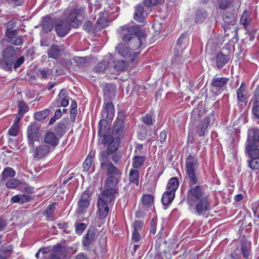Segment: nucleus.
<instances>
[{"label": "nucleus", "mask_w": 259, "mask_h": 259, "mask_svg": "<svg viewBox=\"0 0 259 259\" xmlns=\"http://www.w3.org/2000/svg\"><path fill=\"white\" fill-rule=\"evenodd\" d=\"M185 163V180L190 187L186 198L189 210L197 215L204 216L211 209L212 200L203 186L196 185L198 181L195 173L199 165L197 156L189 155Z\"/></svg>", "instance_id": "obj_1"}, {"label": "nucleus", "mask_w": 259, "mask_h": 259, "mask_svg": "<svg viewBox=\"0 0 259 259\" xmlns=\"http://www.w3.org/2000/svg\"><path fill=\"white\" fill-rule=\"evenodd\" d=\"M117 178L114 176L108 177L106 181L104 190L98 195L97 205L100 220L104 219L109 212L108 205L113 201L115 194L117 193Z\"/></svg>", "instance_id": "obj_2"}, {"label": "nucleus", "mask_w": 259, "mask_h": 259, "mask_svg": "<svg viewBox=\"0 0 259 259\" xmlns=\"http://www.w3.org/2000/svg\"><path fill=\"white\" fill-rule=\"evenodd\" d=\"M84 11V8L82 7L66 11L65 14L67 20L59 21L55 27L57 35L64 37L70 31V26L74 28L78 27L86 17Z\"/></svg>", "instance_id": "obj_3"}, {"label": "nucleus", "mask_w": 259, "mask_h": 259, "mask_svg": "<svg viewBox=\"0 0 259 259\" xmlns=\"http://www.w3.org/2000/svg\"><path fill=\"white\" fill-rule=\"evenodd\" d=\"M118 32L122 35V40L133 51L146 45L145 33H139V28L136 26L124 25L119 28Z\"/></svg>", "instance_id": "obj_4"}, {"label": "nucleus", "mask_w": 259, "mask_h": 259, "mask_svg": "<svg viewBox=\"0 0 259 259\" xmlns=\"http://www.w3.org/2000/svg\"><path fill=\"white\" fill-rule=\"evenodd\" d=\"M19 49L12 46H8L1 52L0 68L7 71H12V65L15 70L18 68L24 62V56L18 58Z\"/></svg>", "instance_id": "obj_5"}, {"label": "nucleus", "mask_w": 259, "mask_h": 259, "mask_svg": "<svg viewBox=\"0 0 259 259\" xmlns=\"http://www.w3.org/2000/svg\"><path fill=\"white\" fill-rule=\"evenodd\" d=\"M99 130L98 131V135L101 137H103L102 143L105 146L107 145V147L105 150L111 154L114 153L118 149L120 143L119 137L113 138L111 135H106L105 127L103 128L101 126V121L99 122Z\"/></svg>", "instance_id": "obj_6"}, {"label": "nucleus", "mask_w": 259, "mask_h": 259, "mask_svg": "<svg viewBox=\"0 0 259 259\" xmlns=\"http://www.w3.org/2000/svg\"><path fill=\"white\" fill-rule=\"evenodd\" d=\"M26 135L29 147L34 148V143L39 142L41 136L38 124L35 122H31L27 127Z\"/></svg>", "instance_id": "obj_7"}, {"label": "nucleus", "mask_w": 259, "mask_h": 259, "mask_svg": "<svg viewBox=\"0 0 259 259\" xmlns=\"http://www.w3.org/2000/svg\"><path fill=\"white\" fill-rule=\"evenodd\" d=\"M229 79L225 77L215 76L211 82V91L216 95H220L226 88Z\"/></svg>", "instance_id": "obj_8"}, {"label": "nucleus", "mask_w": 259, "mask_h": 259, "mask_svg": "<svg viewBox=\"0 0 259 259\" xmlns=\"http://www.w3.org/2000/svg\"><path fill=\"white\" fill-rule=\"evenodd\" d=\"M91 200L92 197L91 195L86 191L84 192L78 199L76 213L80 215L87 212L90 206V201Z\"/></svg>", "instance_id": "obj_9"}, {"label": "nucleus", "mask_w": 259, "mask_h": 259, "mask_svg": "<svg viewBox=\"0 0 259 259\" xmlns=\"http://www.w3.org/2000/svg\"><path fill=\"white\" fill-rule=\"evenodd\" d=\"M117 53L124 58H130L133 61L137 57L139 52L133 51L132 49L124 42L119 43L116 48Z\"/></svg>", "instance_id": "obj_10"}, {"label": "nucleus", "mask_w": 259, "mask_h": 259, "mask_svg": "<svg viewBox=\"0 0 259 259\" xmlns=\"http://www.w3.org/2000/svg\"><path fill=\"white\" fill-rule=\"evenodd\" d=\"M245 150L249 157L259 156V143L248 137Z\"/></svg>", "instance_id": "obj_11"}, {"label": "nucleus", "mask_w": 259, "mask_h": 259, "mask_svg": "<svg viewBox=\"0 0 259 259\" xmlns=\"http://www.w3.org/2000/svg\"><path fill=\"white\" fill-rule=\"evenodd\" d=\"M29 148L33 152L34 157L38 159L43 158L53 151L50 146L46 144H41L36 147L34 146V148Z\"/></svg>", "instance_id": "obj_12"}, {"label": "nucleus", "mask_w": 259, "mask_h": 259, "mask_svg": "<svg viewBox=\"0 0 259 259\" xmlns=\"http://www.w3.org/2000/svg\"><path fill=\"white\" fill-rule=\"evenodd\" d=\"M114 114V106L111 102H108L103 106V108L101 112L102 119L100 120L99 122L101 121L106 122V120L111 119ZM102 127V126L101 125Z\"/></svg>", "instance_id": "obj_13"}, {"label": "nucleus", "mask_w": 259, "mask_h": 259, "mask_svg": "<svg viewBox=\"0 0 259 259\" xmlns=\"http://www.w3.org/2000/svg\"><path fill=\"white\" fill-rule=\"evenodd\" d=\"M60 137L52 132H47L44 136V143L51 147L52 150L59 144Z\"/></svg>", "instance_id": "obj_14"}, {"label": "nucleus", "mask_w": 259, "mask_h": 259, "mask_svg": "<svg viewBox=\"0 0 259 259\" xmlns=\"http://www.w3.org/2000/svg\"><path fill=\"white\" fill-rule=\"evenodd\" d=\"M124 133V125L122 116H118L113 125L112 133L118 136H122Z\"/></svg>", "instance_id": "obj_15"}, {"label": "nucleus", "mask_w": 259, "mask_h": 259, "mask_svg": "<svg viewBox=\"0 0 259 259\" xmlns=\"http://www.w3.org/2000/svg\"><path fill=\"white\" fill-rule=\"evenodd\" d=\"M64 51L62 45L52 44L47 51L48 56L50 58L57 59Z\"/></svg>", "instance_id": "obj_16"}, {"label": "nucleus", "mask_w": 259, "mask_h": 259, "mask_svg": "<svg viewBox=\"0 0 259 259\" xmlns=\"http://www.w3.org/2000/svg\"><path fill=\"white\" fill-rule=\"evenodd\" d=\"M64 250V248L59 244L54 246L51 251L48 249L46 259H61L63 256Z\"/></svg>", "instance_id": "obj_17"}, {"label": "nucleus", "mask_w": 259, "mask_h": 259, "mask_svg": "<svg viewBox=\"0 0 259 259\" xmlns=\"http://www.w3.org/2000/svg\"><path fill=\"white\" fill-rule=\"evenodd\" d=\"M97 234L95 229H90L83 236L82 243L85 247H89L95 241Z\"/></svg>", "instance_id": "obj_18"}, {"label": "nucleus", "mask_w": 259, "mask_h": 259, "mask_svg": "<svg viewBox=\"0 0 259 259\" xmlns=\"http://www.w3.org/2000/svg\"><path fill=\"white\" fill-rule=\"evenodd\" d=\"M210 122V117L207 116L204 118L197 126V132L200 137L203 136L205 133V131L208 128Z\"/></svg>", "instance_id": "obj_19"}, {"label": "nucleus", "mask_w": 259, "mask_h": 259, "mask_svg": "<svg viewBox=\"0 0 259 259\" xmlns=\"http://www.w3.org/2000/svg\"><path fill=\"white\" fill-rule=\"evenodd\" d=\"M229 59L228 56L223 54L222 52L218 53L215 56V63L217 67L222 68L228 62Z\"/></svg>", "instance_id": "obj_20"}, {"label": "nucleus", "mask_w": 259, "mask_h": 259, "mask_svg": "<svg viewBox=\"0 0 259 259\" xmlns=\"http://www.w3.org/2000/svg\"><path fill=\"white\" fill-rule=\"evenodd\" d=\"M146 15L147 13L144 10L143 7L141 5L136 6L134 16L135 20L139 22H142Z\"/></svg>", "instance_id": "obj_21"}, {"label": "nucleus", "mask_w": 259, "mask_h": 259, "mask_svg": "<svg viewBox=\"0 0 259 259\" xmlns=\"http://www.w3.org/2000/svg\"><path fill=\"white\" fill-rule=\"evenodd\" d=\"M112 154L105 150H102L99 152L98 159L100 162V167H103L111 162L110 156Z\"/></svg>", "instance_id": "obj_22"}, {"label": "nucleus", "mask_w": 259, "mask_h": 259, "mask_svg": "<svg viewBox=\"0 0 259 259\" xmlns=\"http://www.w3.org/2000/svg\"><path fill=\"white\" fill-rule=\"evenodd\" d=\"M241 251L245 259H250L251 247L250 244L247 241H243L241 244Z\"/></svg>", "instance_id": "obj_23"}, {"label": "nucleus", "mask_w": 259, "mask_h": 259, "mask_svg": "<svg viewBox=\"0 0 259 259\" xmlns=\"http://www.w3.org/2000/svg\"><path fill=\"white\" fill-rule=\"evenodd\" d=\"M175 197V193L166 190L163 194L161 201L163 205H166L171 203Z\"/></svg>", "instance_id": "obj_24"}, {"label": "nucleus", "mask_w": 259, "mask_h": 259, "mask_svg": "<svg viewBox=\"0 0 259 259\" xmlns=\"http://www.w3.org/2000/svg\"><path fill=\"white\" fill-rule=\"evenodd\" d=\"M179 186V181L178 178L173 177L171 178L168 181L167 186L166 189L167 190L176 192V191L177 190Z\"/></svg>", "instance_id": "obj_25"}, {"label": "nucleus", "mask_w": 259, "mask_h": 259, "mask_svg": "<svg viewBox=\"0 0 259 259\" xmlns=\"http://www.w3.org/2000/svg\"><path fill=\"white\" fill-rule=\"evenodd\" d=\"M243 84V83H242L240 87L237 89V97L239 102H243L246 104L247 102V99L245 95V89Z\"/></svg>", "instance_id": "obj_26"}, {"label": "nucleus", "mask_w": 259, "mask_h": 259, "mask_svg": "<svg viewBox=\"0 0 259 259\" xmlns=\"http://www.w3.org/2000/svg\"><path fill=\"white\" fill-rule=\"evenodd\" d=\"M128 63L126 61L116 60L113 61V68L117 71H122L127 68Z\"/></svg>", "instance_id": "obj_27"}, {"label": "nucleus", "mask_w": 259, "mask_h": 259, "mask_svg": "<svg viewBox=\"0 0 259 259\" xmlns=\"http://www.w3.org/2000/svg\"><path fill=\"white\" fill-rule=\"evenodd\" d=\"M66 130V121L62 120L58 123L55 128V132L60 138L65 133Z\"/></svg>", "instance_id": "obj_28"}, {"label": "nucleus", "mask_w": 259, "mask_h": 259, "mask_svg": "<svg viewBox=\"0 0 259 259\" xmlns=\"http://www.w3.org/2000/svg\"><path fill=\"white\" fill-rule=\"evenodd\" d=\"M16 172L11 167H6L1 174V181H5L9 178H13L15 176Z\"/></svg>", "instance_id": "obj_29"}, {"label": "nucleus", "mask_w": 259, "mask_h": 259, "mask_svg": "<svg viewBox=\"0 0 259 259\" xmlns=\"http://www.w3.org/2000/svg\"><path fill=\"white\" fill-rule=\"evenodd\" d=\"M53 27V25L52 19L48 16L44 17L42 22V30L45 32L48 33L52 30Z\"/></svg>", "instance_id": "obj_30"}, {"label": "nucleus", "mask_w": 259, "mask_h": 259, "mask_svg": "<svg viewBox=\"0 0 259 259\" xmlns=\"http://www.w3.org/2000/svg\"><path fill=\"white\" fill-rule=\"evenodd\" d=\"M146 160L145 156L135 155L132 159V165L134 168H140Z\"/></svg>", "instance_id": "obj_31"}, {"label": "nucleus", "mask_w": 259, "mask_h": 259, "mask_svg": "<svg viewBox=\"0 0 259 259\" xmlns=\"http://www.w3.org/2000/svg\"><path fill=\"white\" fill-rule=\"evenodd\" d=\"M101 169L102 170L106 169L107 174L108 175H116L119 172V170L117 168H116L111 162L108 164H107L105 166L103 167H100Z\"/></svg>", "instance_id": "obj_32"}, {"label": "nucleus", "mask_w": 259, "mask_h": 259, "mask_svg": "<svg viewBox=\"0 0 259 259\" xmlns=\"http://www.w3.org/2000/svg\"><path fill=\"white\" fill-rule=\"evenodd\" d=\"M95 156L94 152H91L83 162L82 166L84 170L88 171L92 165Z\"/></svg>", "instance_id": "obj_33"}, {"label": "nucleus", "mask_w": 259, "mask_h": 259, "mask_svg": "<svg viewBox=\"0 0 259 259\" xmlns=\"http://www.w3.org/2000/svg\"><path fill=\"white\" fill-rule=\"evenodd\" d=\"M142 204L146 207L151 206L154 204V197L151 194L143 195L142 199Z\"/></svg>", "instance_id": "obj_34"}, {"label": "nucleus", "mask_w": 259, "mask_h": 259, "mask_svg": "<svg viewBox=\"0 0 259 259\" xmlns=\"http://www.w3.org/2000/svg\"><path fill=\"white\" fill-rule=\"evenodd\" d=\"M129 179L131 183L135 184L136 186L139 184V172L136 169H132L130 170Z\"/></svg>", "instance_id": "obj_35"}, {"label": "nucleus", "mask_w": 259, "mask_h": 259, "mask_svg": "<svg viewBox=\"0 0 259 259\" xmlns=\"http://www.w3.org/2000/svg\"><path fill=\"white\" fill-rule=\"evenodd\" d=\"M251 21V19L250 18L248 12L247 11H244L241 15L240 23L243 25L245 29H247Z\"/></svg>", "instance_id": "obj_36"}, {"label": "nucleus", "mask_w": 259, "mask_h": 259, "mask_svg": "<svg viewBox=\"0 0 259 259\" xmlns=\"http://www.w3.org/2000/svg\"><path fill=\"white\" fill-rule=\"evenodd\" d=\"M108 66V62L103 61L98 64L93 69V72L97 74L103 73Z\"/></svg>", "instance_id": "obj_37"}, {"label": "nucleus", "mask_w": 259, "mask_h": 259, "mask_svg": "<svg viewBox=\"0 0 259 259\" xmlns=\"http://www.w3.org/2000/svg\"><path fill=\"white\" fill-rule=\"evenodd\" d=\"M207 16V12L203 9L198 10L196 14L195 22L202 23L206 19Z\"/></svg>", "instance_id": "obj_38"}, {"label": "nucleus", "mask_w": 259, "mask_h": 259, "mask_svg": "<svg viewBox=\"0 0 259 259\" xmlns=\"http://www.w3.org/2000/svg\"><path fill=\"white\" fill-rule=\"evenodd\" d=\"M107 13H100L99 14V17L98 18L97 23L101 28H104L107 26V21L106 19Z\"/></svg>", "instance_id": "obj_39"}, {"label": "nucleus", "mask_w": 259, "mask_h": 259, "mask_svg": "<svg viewBox=\"0 0 259 259\" xmlns=\"http://www.w3.org/2000/svg\"><path fill=\"white\" fill-rule=\"evenodd\" d=\"M248 161V166L252 170L259 169V156L250 157Z\"/></svg>", "instance_id": "obj_40"}, {"label": "nucleus", "mask_w": 259, "mask_h": 259, "mask_svg": "<svg viewBox=\"0 0 259 259\" xmlns=\"http://www.w3.org/2000/svg\"><path fill=\"white\" fill-rule=\"evenodd\" d=\"M248 137L259 143V129L256 127L249 129L248 131Z\"/></svg>", "instance_id": "obj_41"}, {"label": "nucleus", "mask_w": 259, "mask_h": 259, "mask_svg": "<svg viewBox=\"0 0 259 259\" xmlns=\"http://www.w3.org/2000/svg\"><path fill=\"white\" fill-rule=\"evenodd\" d=\"M67 92L65 89H62L58 95L57 99L54 102H53L51 105L52 107H54L55 106H59L58 102L60 101L61 100L67 98Z\"/></svg>", "instance_id": "obj_42"}, {"label": "nucleus", "mask_w": 259, "mask_h": 259, "mask_svg": "<svg viewBox=\"0 0 259 259\" xmlns=\"http://www.w3.org/2000/svg\"><path fill=\"white\" fill-rule=\"evenodd\" d=\"M51 72V70L49 69H40L37 72L36 75L37 77L41 79H46L50 74Z\"/></svg>", "instance_id": "obj_43"}, {"label": "nucleus", "mask_w": 259, "mask_h": 259, "mask_svg": "<svg viewBox=\"0 0 259 259\" xmlns=\"http://www.w3.org/2000/svg\"><path fill=\"white\" fill-rule=\"evenodd\" d=\"M20 184V181L17 179H11L9 180L6 183V186L9 189H14L16 188Z\"/></svg>", "instance_id": "obj_44"}, {"label": "nucleus", "mask_w": 259, "mask_h": 259, "mask_svg": "<svg viewBox=\"0 0 259 259\" xmlns=\"http://www.w3.org/2000/svg\"><path fill=\"white\" fill-rule=\"evenodd\" d=\"M5 34L8 39V41L11 43L14 37L17 35V31L16 30H10L8 29L6 30Z\"/></svg>", "instance_id": "obj_45"}, {"label": "nucleus", "mask_w": 259, "mask_h": 259, "mask_svg": "<svg viewBox=\"0 0 259 259\" xmlns=\"http://www.w3.org/2000/svg\"><path fill=\"white\" fill-rule=\"evenodd\" d=\"M55 210V203H52L48 205L46 210H45V214L49 218H51L53 217V213H54Z\"/></svg>", "instance_id": "obj_46"}, {"label": "nucleus", "mask_w": 259, "mask_h": 259, "mask_svg": "<svg viewBox=\"0 0 259 259\" xmlns=\"http://www.w3.org/2000/svg\"><path fill=\"white\" fill-rule=\"evenodd\" d=\"M18 107L19 113L23 115L25 113L28 111V107L26 105L23 101H20L19 102Z\"/></svg>", "instance_id": "obj_47"}, {"label": "nucleus", "mask_w": 259, "mask_h": 259, "mask_svg": "<svg viewBox=\"0 0 259 259\" xmlns=\"http://www.w3.org/2000/svg\"><path fill=\"white\" fill-rule=\"evenodd\" d=\"M187 42V34L183 33L178 38L177 40V49H182V45L185 44Z\"/></svg>", "instance_id": "obj_48"}, {"label": "nucleus", "mask_w": 259, "mask_h": 259, "mask_svg": "<svg viewBox=\"0 0 259 259\" xmlns=\"http://www.w3.org/2000/svg\"><path fill=\"white\" fill-rule=\"evenodd\" d=\"M164 0H145L144 4L147 7H150L152 6H156L158 4H161Z\"/></svg>", "instance_id": "obj_49"}, {"label": "nucleus", "mask_w": 259, "mask_h": 259, "mask_svg": "<svg viewBox=\"0 0 259 259\" xmlns=\"http://www.w3.org/2000/svg\"><path fill=\"white\" fill-rule=\"evenodd\" d=\"M40 253L42 254L41 258L42 259H46L47 257V254H48V249L47 248H40L35 255V256L36 258H40L39 254Z\"/></svg>", "instance_id": "obj_50"}, {"label": "nucleus", "mask_w": 259, "mask_h": 259, "mask_svg": "<svg viewBox=\"0 0 259 259\" xmlns=\"http://www.w3.org/2000/svg\"><path fill=\"white\" fill-rule=\"evenodd\" d=\"M19 131V125H17L15 124H13V125L9 129L8 133L10 136L15 137L18 134Z\"/></svg>", "instance_id": "obj_51"}, {"label": "nucleus", "mask_w": 259, "mask_h": 259, "mask_svg": "<svg viewBox=\"0 0 259 259\" xmlns=\"http://www.w3.org/2000/svg\"><path fill=\"white\" fill-rule=\"evenodd\" d=\"M48 114V111L44 110L36 112L35 114V118L39 121L45 119Z\"/></svg>", "instance_id": "obj_52"}, {"label": "nucleus", "mask_w": 259, "mask_h": 259, "mask_svg": "<svg viewBox=\"0 0 259 259\" xmlns=\"http://www.w3.org/2000/svg\"><path fill=\"white\" fill-rule=\"evenodd\" d=\"M86 225L84 223H78L75 224V232L78 235L82 234L83 232L86 228Z\"/></svg>", "instance_id": "obj_53"}, {"label": "nucleus", "mask_w": 259, "mask_h": 259, "mask_svg": "<svg viewBox=\"0 0 259 259\" xmlns=\"http://www.w3.org/2000/svg\"><path fill=\"white\" fill-rule=\"evenodd\" d=\"M24 40L23 37L20 35H17L14 37L13 39L10 44L15 46H21L23 44Z\"/></svg>", "instance_id": "obj_54"}, {"label": "nucleus", "mask_w": 259, "mask_h": 259, "mask_svg": "<svg viewBox=\"0 0 259 259\" xmlns=\"http://www.w3.org/2000/svg\"><path fill=\"white\" fill-rule=\"evenodd\" d=\"M219 8L221 9H225L227 8L230 4V0H218Z\"/></svg>", "instance_id": "obj_55"}, {"label": "nucleus", "mask_w": 259, "mask_h": 259, "mask_svg": "<svg viewBox=\"0 0 259 259\" xmlns=\"http://www.w3.org/2000/svg\"><path fill=\"white\" fill-rule=\"evenodd\" d=\"M142 121L148 125L153 124L152 117L151 115L146 114L145 116L142 117Z\"/></svg>", "instance_id": "obj_56"}, {"label": "nucleus", "mask_w": 259, "mask_h": 259, "mask_svg": "<svg viewBox=\"0 0 259 259\" xmlns=\"http://www.w3.org/2000/svg\"><path fill=\"white\" fill-rule=\"evenodd\" d=\"M252 108L253 115L259 119V103L253 102Z\"/></svg>", "instance_id": "obj_57"}, {"label": "nucleus", "mask_w": 259, "mask_h": 259, "mask_svg": "<svg viewBox=\"0 0 259 259\" xmlns=\"http://www.w3.org/2000/svg\"><path fill=\"white\" fill-rule=\"evenodd\" d=\"M241 257L238 249L233 250L230 254V259H241Z\"/></svg>", "instance_id": "obj_58"}, {"label": "nucleus", "mask_w": 259, "mask_h": 259, "mask_svg": "<svg viewBox=\"0 0 259 259\" xmlns=\"http://www.w3.org/2000/svg\"><path fill=\"white\" fill-rule=\"evenodd\" d=\"M252 100L253 102L259 103V85H257L254 90L253 97Z\"/></svg>", "instance_id": "obj_59"}, {"label": "nucleus", "mask_w": 259, "mask_h": 259, "mask_svg": "<svg viewBox=\"0 0 259 259\" xmlns=\"http://www.w3.org/2000/svg\"><path fill=\"white\" fill-rule=\"evenodd\" d=\"M133 226L134 228V231H140L142 228L143 223L141 221L137 220L135 221Z\"/></svg>", "instance_id": "obj_60"}, {"label": "nucleus", "mask_w": 259, "mask_h": 259, "mask_svg": "<svg viewBox=\"0 0 259 259\" xmlns=\"http://www.w3.org/2000/svg\"><path fill=\"white\" fill-rule=\"evenodd\" d=\"M166 137L167 132L165 130H163L160 134L159 140L158 141V142H159L161 144H162L165 141Z\"/></svg>", "instance_id": "obj_61"}, {"label": "nucleus", "mask_w": 259, "mask_h": 259, "mask_svg": "<svg viewBox=\"0 0 259 259\" xmlns=\"http://www.w3.org/2000/svg\"><path fill=\"white\" fill-rule=\"evenodd\" d=\"M156 224H157L156 222L155 221V220L154 219H152V220H151V223H150V232L151 233H152L153 234H154L156 233Z\"/></svg>", "instance_id": "obj_62"}, {"label": "nucleus", "mask_w": 259, "mask_h": 259, "mask_svg": "<svg viewBox=\"0 0 259 259\" xmlns=\"http://www.w3.org/2000/svg\"><path fill=\"white\" fill-rule=\"evenodd\" d=\"M139 232V231H134V230L133 231V235H132V239L134 242H138L141 239V237L140 235Z\"/></svg>", "instance_id": "obj_63"}, {"label": "nucleus", "mask_w": 259, "mask_h": 259, "mask_svg": "<svg viewBox=\"0 0 259 259\" xmlns=\"http://www.w3.org/2000/svg\"><path fill=\"white\" fill-rule=\"evenodd\" d=\"M21 204H24L29 202L31 199V197L29 195H21Z\"/></svg>", "instance_id": "obj_64"}]
</instances>
